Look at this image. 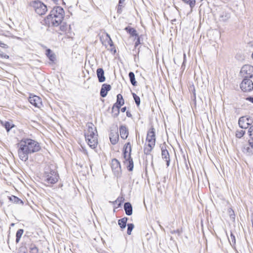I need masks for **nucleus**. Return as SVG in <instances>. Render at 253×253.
Listing matches in <instances>:
<instances>
[{"mask_svg": "<svg viewBox=\"0 0 253 253\" xmlns=\"http://www.w3.org/2000/svg\"><path fill=\"white\" fill-rule=\"evenodd\" d=\"M228 212L229 213L230 217L231 218L235 219V215L234 211L232 209L230 208L228 209Z\"/></svg>", "mask_w": 253, "mask_h": 253, "instance_id": "nucleus-36", "label": "nucleus"}, {"mask_svg": "<svg viewBox=\"0 0 253 253\" xmlns=\"http://www.w3.org/2000/svg\"><path fill=\"white\" fill-rule=\"evenodd\" d=\"M24 230L22 229H18L16 233V242L18 243L22 234H23Z\"/></svg>", "mask_w": 253, "mask_h": 253, "instance_id": "nucleus-25", "label": "nucleus"}, {"mask_svg": "<svg viewBox=\"0 0 253 253\" xmlns=\"http://www.w3.org/2000/svg\"><path fill=\"white\" fill-rule=\"evenodd\" d=\"M241 89L245 92H249L253 89V83L249 79H244L240 84Z\"/></svg>", "mask_w": 253, "mask_h": 253, "instance_id": "nucleus-8", "label": "nucleus"}, {"mask_svg": "<svg viewBox=\"0 0 253 253\" xmlns=\"http://www.w3.org/2000/svg\"><path fill=\"white\" fill-rule=\"evenodd\" d=\"M121 137L123 139L127 138L128 135V131L125 126H121L119 128Z\"/></svg>", "mask_w": 253, "mask_h": 253, "instance_id": "nucleus-17", "label": "nucleus"}, {"mask_svg": "<svg viewBox=\"0 0 253 253\" xmlns=\"http://www.w3.org/2000/svg\"><path fill=\"white\" fill-rule=\"evenodd\" d=\"M245 133V131L243 130H237L236 133V136L237 138H241L244 136Z\"/></svg>", "mask_w": 253, "mask_h": 253, "instance_id": "nucleus-34", "label": "nucleus"}, {"mask_svg": "<svg viewBox=\"0 0 253 253\" xmlns=\"http://www.w3.org/2000/svg\"><path fill=\"white\" fill-rule=\"evenodd\" d=\"M46 54L51 61H54L55 60V56L52 53V51L50 49L46 50Z\"/></svg>", "mask_w": 253, "mask_h": 253, "instance_id": "nucleus-28", "label": "nucleus"}, {"mask_svg": "<svg viewBox=\"0 0 253 253\" xmlns=\"http://www.w3.org/2000/svg\"><path fill=\"white\" fill-rule=\"evenodd\" d=\"M127 220V217H125L118 220V224L122 229H124L126 228Z\"/></svg>", "mask_w": 253, "mask_h": 253, "instance_id": "nucleus-23", "label": "nucleus"}, {"mask_svg": "<svg viewBox=\"0 0 253 253\" xmlns=\"http://www.w3.org/2000/svg\"><path fill=\"white\" fill-rule=\"evenodd\" d=\"M111 168L114 175L119 176L121 172V167L120 163L117 159H113L112 160Z\"/></svg>", "mask_w": 253, "mask_h": 253, "instance_id": "nucleus-9", "label": "nucleus"}, {"mask_svg": "<svg viewBox=\"0 0 253 253\" xmlns=\"http://www.w3.org/2000/svg\"><path fill=\"white\" fill-rule=\"evenodd\" d=\"M125 0H119V4H121V3L125 1Z\"/></svg>", "mask_w": 253, "mask_h": 253, "instance_id": "nucleus-45", "label": "nucleus"}, {"mask_svg": "<svg viewBox=\"0 0 253 253\" xmlns=\"http://www.w3.org/2000/svg\"><path fill=\"white\" fill-rule=\"evenodd\" d=\"M229 241L232 246H234L236 243L235 236L231 232L230 237L228 238Z\"/></svg>", "mask_w": 253, "mask_h": 253, "instance_id": "nucleus-31", "label": "nucleus"}, {"mask_svg": "<svg viewBox=\"0 0 253 253\" xmlns=\"http://www.w3.org/2000/svg\"><path fill=\"white\" fill-rule=\"evenodd\" d=\"M246 99L247 100H249V101H251L252 103H253V97H247L246 98Z\"/></svg>", "mask_w": 253, "mask_h": 253, "instance_id": "nucleus-39", "label": "nucleus"}, {"mask_svg": "<svg viewBox=\"0 0 253 253\" xmlns=\"http://www.w3.org/2000/svg\"><path fill=\"white\" fill-rule=\"evenodd\" d=\"M64 16V10L60 6L53 8L46 18V22L50 26L57 27L61 24Z\"/></svg>", "mask_w": 253, "mask_h": 253, "instance_id": "nucleus-2", "label": "nucleus"}, {"mask_svg": "<svg viewBox=\"0 0 253 253\" xmlns=\"http://www.w3.org/2000/svg\"><path fill=\"white\" fill-rule=\"evenodd\" d=\"M124 208L127 215L129 216L132 214V206L129 202L125 203Z\"/></svg>", "mask_w": 253, "mask_h": 253, "instance_id": "nucleus-19", "label": "nucleus"}, {"mask_svg": "<svg viewBox=\"0 0 253 253\" xmlns=\"http://www.w3.org/2000/svg\"><path fill=\"white\" fill-rule=\"evenodd\" d=\"M126 110V107H124L123 108H121V110L122 112H125Z\"/></svg>", "mask_w": 253, "mask_h": 253, "instance_id": "nucleus-42", "label": "nucleus"}, {"mask_svg": "<svg viewBox=\"0 0 253 253\" xmlns=\"http://www.w3.org/2000/svg\"><path fill=\"white\" fill-rule=\"evenodd\" d=\"M249 144L251 147L253 148V140L252 141H249Z\"/></svg>", "mask_w": 253, "mask_h": 253, "instance_id": "nucleus-43", "label": "nucleus"}, {"mask_svg": "<svg viewBox=\"0 0 253 253\" xmlns=\"http://www.w3.org/2000/svg\"><path fill=\"white\" fill-rule=\"evenodd\" d=\"M115 202L116 203L119 202L118 207L121 206V201H120L119 200V198H118L117 200L115 201Z\"/></svg>", "mask_w": 253, "mask_h": 253, "instance_id": "nucleus-41", "label": "nucleus"}, {"mask_svg": "<svg viewBox=\"0 0 253 253\" xmlns=\"http://www.w3.org/2000/svg\"><path fill=\"white\" fill-rule=\"evenodd\" d=\"M240 74L245 79L252 78L253 76V66L250 65L243 66L241 70Z\"/></svg>", "mask_w": 253, "mask_h": 253, "instance_id": "nucleus-7", "label": "nucleus"}, {"mask_svg": "<svg viewBox=\"0 0 253 253\" xmlns=\"http://www.w3.org/2000/svg\"><path fill=\"white\" fill-rule=\"evenodd\" d=\"M60 30L61 31L62 33H60V34H63L64 33H67L70 30V26L68 25L66 23H63L60 24Z\"/></svg>", "mask_w": 253, "mask_h": 253, "instance_id": "nucleus-21", "label": "nucleus"}, {"mask_svg": "<svg viewBox=\"0 0 253 253\" xmlns=\"http://www.w3.org/2000/svg\"><path fill=\"white\" fill-rule=\"evenodd\" d=\"M128 76H129L131 83L133 85H135L136 84V82L135 80V76H134V73L132 72H130L129 73Z\"/></svg>", "mask_w": 253, "mask_h": 253, "instance_id": "nucleus-30", "label": "nucleus"}, {"mask_svg": "<svg viewBox=\"0 0 253 253\" xmlns=\"http://www.w3.org/2000/svg\"><path fill=\"white\" fill-rule=\"evenodd\" d=\"M134 99L135 100V102L137 106H139L140 103V99L139 97V96H133Z\"/></svg>", "mask_w": 253, "mask_h": 253, "instance_id": "nucleus-37", "label": "nucleus"}, {"mask_svg": "<svg viewBox=\"0 0 253 253\" xmlns=\"http://www.w3.org/2000/svg\"><path fill=\"white\" fill-rule=\"evenodd\" d=\"M102 96V97H105L106 96H105V95H103V96Z\"/></svg>", "mask_w": 253, "mask_h": 253, "instance_id": "nucleus-51", "label": "nucleus"}, {"mask_svg": "<svg viewBox=\"0 0 253 253\" xmlns=\"http://www.w3.org/2000/svg\"><path fill=\"white\" fill-rule=\"evenodd\" d=\"M107 37L109 38L110 42H112V41H111V39L110 37L109 36V35L107 34Z\"/></svg>", "mask_w": 253, "mask_h": 253, "instance_id": "nucleus-47", "label": "nucleus"}, {"mask_svg": "<svg viewBox=\"0 0 253 253\" xmlns=\"http://www.w3.org/2000/svg\"><path fill=\"white\" fill-rule=\"evenodd\" d=\"M248 133L250 138L253 140V125L249 128Z\"/></svg>", "mask_w": 253, "mask_h": 253, "instance_id": "nucleus-35", "label": "nucleus"}, {"mask_svg": "<svg viewBox=\"0 0 253 253\" xmlns=\"http://www.w3.org/2000/svg\"><path fill=\"white\" fill-rule=\"evenodd\" d=\"M219 20L221 21H226L230 18V12L225 9H221L219 11Z\"/></svg>", "mask_w": 253, "mask_h": 253, "instance_id": "nucleus-14", "label": "nucleus"}, {"mask_svg": "<svg viewBox=\"0 0 253 253\" xmlns=\"http://www.w3.org/2000/svg\"><path fill=\"white\" fill-rule=\"evenodd\" d=\"M31 5L34 8L36 12L39 15H43L45 14L47 11L46 6L40 1H33L31 2Z\"/></svg>", "mask_w": 253, "mask_h": 253, "instance_id": "nucleus-5", "label": "nucleus"}, {"mask_svg": "<svg viewBox=\"0 0 253 253\" xmlns=\"http://www.w3.org/2000/svg\"><path fill=\"white\" fill-rule=\"evenodd\" d=\"M155 145L148 143L147 146L144 149V153L146 155H149Z\"/></svg>", "mask_w": 253, "mask_h": 253, "instance_id": "nucleus-24", "label": "nucleus"}, {"mask_svg": "<svg viewBox=\"0 0 253 253\" xmlns=\"http://www.w3.org/2000/svg\"><path fill=\"white\" fill-rule=\"evenodd\" d=\"M9 200L13 202L14 203L19 204L21 203L23 204L22 201L15 196H12L11 197H9Z\"/></svg>", "mask_w": 253, "mask_h": 253, "instance_id": "nucleus-26", "label": "nucleus"}, {"mask_svg": "<svg viewBox=\"0 0 253 253\" xmlns=\"http://www.w3.org/2000/svg\"><path fill=\"white\" fill-rule=\"evenodd\" d=\"M125 30L128 32L131 36H136L137 35L136 31L132 28L126 27Z\"/></svg>", "mask_w": 253, "mask_h": 253, "instance_id": "nucleus-32", "label": "nucleus"}, {"mask_svg": "<svg viewBox=\"0 0 253 253\" xmlns=\"http://www.w3.org/2000/svg\"><path fill=\"white\" fill-rule=\"evenodd\" d=\"M146 141L148 142V143L154 144V145H155V129L153 126H151L147 132Z\"/></svg>", "mask_w": 253, "mask_h": 253, "instance_id": "nucleus-11", "label": "nucleus"}, {"mask_svg": "<svg viewBox=\"0 0 253 253\" xmlns=\"http://www.w3.org/2000/svg\"><path fill=\"white\" fill-rule=\"evenodd\" d=\"M17 145L19 158L25 162L28 160L29 154L38 152L41 149L38 141L28 138H23Z\"/></svg>", "mask_w": 253, "mask_h": 253, "instance_id": "nucleus-1", "label": "nucleus"}, {"mask_svg": "<svg viewBox=\"0 0 253 253\" xmlns=\"http://www.w3.org/2000/svg\"><path fill=\"white\" fill-rule=\"evenodd\" d=\"M97 77L99 82H103L105 81V77L104 76V72L102 68H98L96 71Z\"/></svg>", "mask_w": 253, "mask_h": 253, "instance_id": "nucleus-20", "label": "nucleus"}, {"mask_svg": "<svg viewBox=\"0 0 253 253\" xmlns=\"http://www.w3.org/2000/svg\"><path fill=\"white\" fill-rule=\"evenodd\" d=\"M126 116L128 117H132L131 114L129 111H126Z\"/></svg>", "mask_w": 253, "mask_h": 253, "instance_id": "nucleus-40", "label": "nucleus"}, {"mask_svg": "<svg viewBox=\"0 0 253 253\" xmlns=\"http://www.w3.org/2000/svg\"><path fill=\"white\" fill-rule=\"evenodd\" d=\"M189 89L190 90H194V87L193 85L190 86Z\"/></svg>", "mask_w": 253, "mask_h": 253, "instance_id": "nucleus-44", "label": "nucleus"}, {"mask_svg": "<svg viewBox=\"0 0 253 253\" xmlns=\"http://www.w3.org/2000/svg\"><path fill=\"white\" fill-rule=\"evenodd\" d=\"M169 99L171 100L172 102H173V98L172 97H170V95H169Z\"/></svg>", "mask_w": 253, "mask_h": 253, "instance_id": "nucleus-48", "label": "nucleus"}, {"mask_svg": "<svg viewBox=\"0 0 253 253\" xmlns=\"http://www.w3.org/2000/svg\"><path fill=\"white\" fill-rule=\"evenodd\" d=\"M124 163L126 165L127 169L128 171H131L133 169V160L130 155H128V157L126 159H125Z\"/></svg>", "mask_w": 253, "mask_h": 253, "instance_id": "nucleus-18", "label": "nucleus"}, {"mask_svg": "<svg viewBox=\"0 0 253 253\" xmlns=\"http://www.w3.org/2000/svg\"><path fill=\"white\" fill-rule=\"evenodd\" d=\"M124 157L125 159H126L128 157V155L131 156V148L130 142L126 143L123 149Z\"/></svg>", "mask_w": 253, "mask_h": 253, "instance_id": "nucleus-16", "label": "nucleus"}, {"mask_svg": "<svg viewBox=\"0 0 253 253\" xmlns=\"http://www.w3.org/2000/svg\"><path fill=\"white\" fill-rule=\"evenodd\" d=\"M59 177L57 171L53 166H48L45 168L43 178L45 184L49 186L56 183Z\"/></svg>", "mask_w": 253, "mask_h": 253, "instance_id": "nucleus-3", "label": "nucleus"}, {"mask_svg": "<svg viewBox=\"0 0 253 253\" xmlns=\"http://www.w3.org/2000/svg\"><path fill=\"white\" fill-rule=\"evenodd\" d=\"M252 124L250 118L246 117H240L239 119L238 124L239 126L243 129L247 128Z\"/></svg>", "mask_w": 253, "mask_h": 253, "instance_id": "nucleus-10", "label": "nucleus"}, {"mask_svg": "<svg viewBox=\"0 0 253 253\" xmlns=\"http://www.w3.org/2000/svg\"><path fill=\"white\" fill-rule=\"evenodd\" d=\"M111 86L109 84H103L100 91V95H107L108 91L111 89Z\"/></svg>", "mask_w": 253, "mask_h": 253, "instance_id": "nucleus-22", "label": "nucleus"}, {"mask_svg": "<svg viewBox=\"0 0 253 253\" xmlns=\"http://www.w3.org/2000/svg\"><path fill=\"white\" fill-rule=\"evenodd\" d=\"M29 101L33 106L40 107L42 105V100L40 96H29Z\"/></svg>", "mask_w": 253, "mask_h": 253, "instance_id": "nucleus-12", "label": "nucleus"}, {"mask_svg": "<svg viewBox=\"0 0 253 253\" xmlns=\"http://www.w3.org/2000/svg\"><path fill=\"white\" fill-rule=\"evenodd\" d=\"M54 2L57 3L59 0H52Z\"/></svg>", "mask_w": 253, "mask_h": 253, "instance_id": "nucleus-49", "label": "nucleus"}, {"mask_svg": "<svg viewBox=\"0 0 253 253\" xmlns=\"http://www.w3.org/2000/svg\"><path fill=\"white\" fill-rule=\"evenodd\" d=\"M86 126L87 130L84 134L85 140L90 148L94 149L98 143L97 130L92 123H87Z\"/></svg>", "mask_w": 253, "mask_h": 253, "instance_id": "nucleus-4", "label": "nucleus"}, {"mask_svg": "<svg viewBox=\"0 0 253 253\" xmlns=\"http://www.w3.org/2000/svg\"><path fill=\"white\" fill-rule=\"evenodd\" d=\"M127 234L129 235H131L132 230L134 228V225L133 223H128L127 224Z\"/></svg>", "mask_w": 253, "mask_h": 253, "instance_id": "nucleus-33", "label": "nucleus"}, {"mask_svg": "<svg viewBox=\"0 0 253 253\" xmlns=\"http://www.w3.org/2000/svg\"><path fill=\"white\" fill-rule=\"evenodd\" d=\"M171 234H174V233H178L179 234V230H172L170 232Z\"/></svg>", "mask_w": 253, "mask_h": 253, "instance_id": "nucleus-38", "label": "nucleus"}, {"mask_svg": "<svg viewBox=\"0 0 253 253\" xmlns=\"http://www.w3.org/2000/svg\"><path fill=\"white\" fill-rule=\"evenodd\" d=\"M3 126L7 132L9 131L14 126L13 124H11L9 122H5Z\"/></svg>", "mask_w": 253, "mask_h": 253, "instance_id": "nucleus-29", "label": "nucleus"}, {"mask_svg": "<svg viewBox=\"0 0 253 253\" xmlns=\"http://www.w3.org/2000/svg\"><path fill=\"white\" fill-rule=\"evenodd\" d=\"M19 253H26V252H22L21 251Z\"/></svg>", "mask_w": 253, "mask_h": 253, "instance_id": "nucleus-50", "label": "nucleus"}, {"mask_svg": "<svg viewBox=\"0 0 253 253\" xmlns=\"http://www.w3.org/2000/svg\"><path fill=\"white\" fill-rule=\"evenodd\" d=\"M161 151L162 158L163 159L165 160V161L167 163V166L169 167L170 163L169 154L166 148V145L165 143H164L163 145L161 146Z\"/></svg>", "mask_w": 253, "mask_h": 253, "instance_id": "nucleus-13", "label": "nucleus"}, {"mask_svg": "<svg viewBox=\"0 0 253 253\" xmlns=\"http://www.w3.org/2000/svg\"><path fill=\"white\" fill-rule=\"evenodd\" d=\"M29 248L31 253H38L39 250L35 244H31Z\"/></svg>", "mask_w": 253, "mask_h": 253, "instance_id": "nucleus-27", "label": "nucleus"}, {"mask_svg": "<svg viewBox=\"0 0 253 253\" xmlns=\"http://www.w3.org/2000/svg\"><path fill=\"white\" fill-rule=\"evenodd\" d=\"M192 100H195L196 99V96L195 95H194V96H192Z\"/></svg>", "mask_w": 253, "mask_h": 253, "instance_id": "nucleus-46", "label": "nucleus"}, {"mask_svg": "<svg viewBox=\"0 0 253 253\" xmlns=\"http://www.w3.org/2000/svg\"><path fill=\"white\" fill-rule=\"evenodd\" d=\"M117 100L116 102L114 104L112 112L114 117H116L119 114V109L124 104V100L123 98V96H117Z\"/></svg>", "mask_w": 253, "mask_h": 253, "instance_id": "nucleus-6", "label": "nucleus"}, {"mask_svg": "<svg viewBox=\"0 0 253 253\" xmlns=\"http://www.w3.org/2000/svg\"><path fill=\"white\" fill-rule=\"evenodd\" d=\"M109 138L111 143L113 145H115L119 140V134L117 130H111L109 135Z\"/></svg>", "mask_w": 253, "mask_h": 253, "instance_id": "nucleus-15", "label": "nucleus"}]
</instances>
